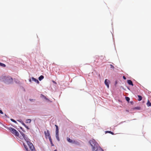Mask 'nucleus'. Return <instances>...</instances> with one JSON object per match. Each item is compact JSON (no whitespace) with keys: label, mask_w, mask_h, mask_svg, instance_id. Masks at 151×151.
Listing matches in <instances>:
<instances>
[{"label":"nucleus","mask_w":151,"mask_h":151,"mask_svg":"<svg viewBox=\"0 0 151 151\" xmlns=\"http://www.w3.org/2000/svg\"><path fill=\"white\" fill-rule=\"evenodd\" d=\"M9 129L12 134L15 136L18 137L19 136V132L14 129L12 127H10L9 128Z\"/></svg>","instance_id":"nucleus-4"},{"label":"nucleus","mask_w":151,"mask_h":151,"mask_svg":"<svg viewBox=\"0 0 151 151\" xmlns=\"http://www.w3.org/2000/svg\"><path fill=\"white\" fill-rule=\"evenodd\" d=\"M0 113L1 114H3V112H2V111L1 110H0Z\"/></svg>","instance_id":"nucleus-26"},{"label":"nucleus","mask_w":151,"mask_h":151,"mask_svg":"<svg viewBox=\"0 0 151 151\" xmlns=\"http://www.w3.org/2000/svg\"><path fill=\"white\" fill-rule=\"evenodd\" d=\"M54 151H57V150H54Z\"/></svg>","instance_id":"nucleus-31"},{"label":"nucleus","mask_w":151,"mask_h":151,"mask_svg":"<svg viewBox=\"0 0 151 151\" xmlns=\"http://www.w3.org/2000/svg\"><path fill=\"white\" fill-rule=\"evenodd\" d=\"M138 100L139 101H141L142 99V97L140 95H138Z\"/></svg>","instance_id":"nucleus-16"},{"label":"nucleus","mask_w":151,"mask_h":151,"mask_svg":"<svg viewBox=\"0 0 151 151\" xmlns=\"http://www.w3.org/2000/svg\"><path fill=\"white\" fill-rule=\"evenodd\" d=\"M55 126L56 127V132H59L58 126L56 125H55Z\"/></svg>","instance_id":"nucleus-15"},{"label":"nucleus","mask_w":151,"mask_h":151,"mask_svg":"<svg viewBox=\"0 0 151 151\" xmlns=\"http://www.w3.org/2000/svg\"><path fill=\"white\" fill-rule=\"evenodd\" d=\"M23 144L24 146V148L27 151H30V150L28 149L27 146L25 145L24 143H23Z\"/></svg>","instance_id":"nucleus-11"},{"label":"nucleus","mask_w":151,"mask_h":151,"mask_svg":"<svg viewBox=\"0 0 151 151\" xmlns=\"http://www.w3.org/2000/svg\"><path fill=\"white\" fill-rule=\"evenodd\" d=\"M24 140L27 142L29 147L31 151H36L35 148L32 144L30 141L29 139L26 136L24 138Z\"/></svg>","instance_id":"nucleus-2"},{"label":"nucleus","mask_w":151,"mask_h":151,"mask_svg":"<svg viewBox=\"0 0 151 151\" xmlns=\"http://www.w3.org/2000/svg\"><path fill=\"white\" fill-rule=\"evenodd\" d=\"M110 65V68H112V69H113L114 68V66L113 65H112L111 64Z\"/></svg>","instance_id":"nucleus-23"},{"label":"nucleus","mask_w":151,"mask_h":151,"mask_svg":"<svg viewBox=\"0 0 151 151\" xmlns=\"http://www.w3.org/2000/svg\"><path fill=\"white\" fill-rule=\"evenodd\" d=\"M11 120L13 122H14L15 123H17V122L13 119H11Z\"/></svg>","instance_id":"nucleus-21"},{"label":"nucleus","mask_w":151,"mask_h":151,"mask_svg":"<svg viewBox=\"0 0 151 151\" xmlns=\"http://www.w3.org/2000/svg\"><path fill=\"white\" fill-rule=\"evenodd\" d=\"M31 120L30 119H27L26 120V123H30L31 122Z\"/></svg>","instance_id":"nucleus-18"},{"label":"nucleus","mask_w":151,"mask_h":151,"mask_svg":"<svg viewBox=\"0 0 151 151\" xmlns=\"http://www.w3.org/2000/svg\"><path fill=\"white\" fill-rule=\"evenodd\" d=\"M44 133H45V136L46 138H47V137H48V133L50 134L48 130H47V132H46V131H45L44 132Z\"/></svg>","instance_id":"nucleus-12"},{"label":"nucleus","mask_w":151,"mask_h":151,"mask_svg":"<svg viewBox=\"0 0 151 151\" xmlns=\"http://www.w3.org/2000/svg\"><path fill=\"white\" fill-rule=\"evenodd\" d=\"M52 82H53V83H55V84H56V83L54 81H52Z\"/></svg>","instance_id":"nucleus-28"},{"label":"nucleus","mask_w":151,"mask_h":151,"mask_svg":"<svg viewBox=\"0 0 151 151\" xmlns=\"http://www.w3.org/2000/svg\"><path fill=\"white\" fill-rule=\"evenodd\" d=\"M22 135L23 138H24V137H26L25 135L23 133L22 134Z\"/></svg>","instance_id":"nucleus-25"},{"label":"nucleus","mask_w":151,"mask_h":151,"mask_svg":"<svg viewBox=\"0 0 151 151\" xmlns=\"http://www.w3.org/2000/svg\"><path fill=\"white\" fill-rule=\"evenodd\" d=\"M48 137L49 139V140L51 143V146H54V145L52 143V139L51 138V137L50 134H49V133L48 134Z\"/></svg>","instance_id":"nucleus-7"},{"label":"nucleus","mask_w":151,"mask_h":151,"mask_svg":"<svg viewBox=\"0 0 151 151\" xmlns=\"http://www.w3.org/2000/svg\"><path fill=\"white\" fill-rule=\"evenodd\" d=\"M127 82L129 85H132V86H133V83H132V81L131 80H128L127 81Z\"/></svg>","instance_id":"nucleus-9"},{"label":"nucleus","mask_w":151,"mask_h":151,"mask_svg":"<svg viewBox=\"0 0 151 151\" xmlns=\"http://www.w3.org/2000/svg\"><path fill=\"white\" fill-rule=\"evenodd\" d=\"M135 109L139 110L140 109V107H137L135 108Z\"/></svg>","instance_id":"nucleus-24"},{"label":"nucleus","mask_w":151,"mask_h":151,"mask_svg":"<svg viewBox=\"0 0 151 151\" xmlns=\"http://www.w3.org/2000/svg\"><path fill=\"white\" fill-rule=\"evenodd\" d=\"M3 81L5 83L9 84L12 82L13 79L11 77L5 76L4 77Z\"/></svg>","instance_id":"nucleus-3"},{"label":"nucleus","mask_w":151,"mask_h":151,"mask_svg":"<svg viewBox=\"0 0 151 151\" xmlns=\"http://www.w3.org/2000/svg\"><path fill=\"white\" fill-rule=\"evenodd\" d=\"M29 82H31V79L29 80Z\"/></svg>","instance_id":"nucleus-30"},{"label":"nucleus","mask_w":151,"mask_h":151,"mask_svg":"<svg viewBox=\"0 0 151 151\" xmlns=\"http://www.w3.org/2000/svg\"><path fill=\"white\" fill-rule=\"evenodd\" d=\"M126 100L127 101H129L130 100V99L129 97H125Z\"/></svg>","instance_id":"nucleus-20"},{"label":"nucleus","mask_w":151,"mask_h":151,"mask_svg":"<svg viewBox=\"0 0 151 151\" xmlns=\"http://www.w3.org/2000/svg\"><path fill=\"white\" fill-rule=\"evenodd\" d=\"M147 105L148 106H151V103L150 102L149 100L147 101Z\"/></svg>","instance_id":"nucleus-13"},{"label":"nucleus","mask_w":151,"mask_h":151,"mask_svg":"<svg viewBox=\"0 0 151 151\" xmlns=\"http://www.w3.org/2000/svg\"><path fill=\"white\" fill-rule=\"evenodd\" d=\"M22 124L23 125H24V126H26V125H25V124L24 123H22Z\"/></svg>","instance_id":"nucleus-29"},{"label":"nucleus","mask_w":151,"mask_h":151,"mask_svg":"<svg viewBox=\"0 0 151 151\" xmlns=\"http://www.w3.org/2000/svg\"><path fill=\"white\" fill-rule=\"evenodd\" d=\"M0 66H1V67H6V65L5 64H4V63H1L0 62Z\"/></svg>","instance_id":"nucleus-17"},{"label":"nucleus","mask_w":151,"mask_h":151,"mask_svg":"<svg viewBox=\"0 0 151 151\" xmlns=\"http://www.w3.org/2000/svg\"><path fill=\"white\" fill-rule=\"evenodd\" d=\"M123 79H124V80H126V77H125V76H123Z\"/></svg>","instance_id":"nucleus-27"},{"label":"nucleus","mask_w":151,"mask_h":151,"mask_svg":"<svg viewBox=\"0 0 151 151\" xmlns=\"http://www.w3.org/2000/svg\"><path fill=\"white\" fill-rule=\"evenodd\" d=\"M32 81H34L36 83H37L39 84V81L37 79L34 78V77H32Z\"/></svg>","instance_id":"nucleus-8"},{"label":"nucleus","mask_w":151,"mask_h":151,"mask_svg":"<svg viewBox=\"0 0 151 151\" xmlns=\"http://www.w3.org/2000/svg\"><path fill=\"white\" fill-rule=\"evenodd\" d=\"M107 132L110 133L112 134H114L113 132H112L111 131H106V133H107Z\"/></svg>","instance_id":"nucleus-19"},{"label":"nucleus","mask_w":151,"mask_h":151,"mask_svg":"<svg viewBox=\"0 0 151 151\" xmlns=\"http://www.w3.org/2000/svg\"><path fill=\"white\" fill-rule=\"evenodd\" d=\"M110 81L107 79H106L105 80L104 83L105 85L107 86V88H109V83Z\"/></svg>","instance_id":"nucleus-6"},{"label":"nucleus","mask_w":151,"mask_h":151,"mask_svg":"<svg viewBox=\"0 0 151 151\" xmlns=\"http://www.w3.org/2000/svg\"><path fill=\"white\" fill-rule=\"evenodd\" d=\"M41 96H43V98H44V99H46V100H48V99L46 98V97L45 96H44V95H43L42 94V95H41Z\"/></svg>","instance_id":"nucleus-22"},{"label":"nucleus","mask_w":151,"mask_h":151,"mask_svg":"<svg viewBox=\"0 0 151 151\" xmlns=\"http://www.w3.org/2000/svg\"><path fill=\"white\" fill-rule=\"evenodd\" d=\"M56 137L57 140L58 141H60L58 132H56Z\"/></svg>","instance_id":"nucleus-10"},{"label":"nucleus","mask_w":151,"mask_h":151,"mask_svg":"<svg viewBox=\"0 0 151 151\" xmlns=\"http://www.w3.org/2000/svg\"><path fill=\"white\" fill-rule=\"evenodd\" d=\"M67 141L70 143L73 144H77V142H76L74 140H73L70 139L69 137H67Z\"/></svg>","instance_id":"nucleus-5"},{"label":"nucleus","mask_w":151,"mask_h":151,"mask_svg":"<svg viewBox=\"0 0 151 151\" xmlns=\"http://www.w3.org/2000/svg\"><path fill=\"white\" fill-rule=\"evenodd\" d=\"M89 142L92 147V151H98V150L104 151L101 147L99 146L98 144L94 139L91 140Z\"/></svg>","instance_id":"nucleus-1"},{"label":"nucleus","mask_w":151,"mask_h":151,"mask_svg":"<svg viewBox=\"0 0 151 151\" xmlns=\"http://www.w3.org/2000/svg\"><path fill=\"white\" fill-rule=\"evenodd\" d=\"M44 78V77L43 76L41 75L40 76L39 78V79L40 81H41Z\"/></svg>","instance_id":"nucleus-14"}]
</instances>
